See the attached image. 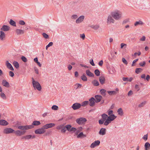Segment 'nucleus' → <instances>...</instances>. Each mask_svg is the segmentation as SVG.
Returning <instances> with one entry per match:
<instances>
[{"instance_id":"f8f14e48","label":"nucleus","mask_w":150,"mask_h":150,"mask_svg":"<svg viewBox=\"0 0 150 150\" xmlns=\"http://www.w3.org/2000/svg\"><path fill=\"white\" fill-rule=\"evenodd\" d=\"M14 132L16 135L21 136L24 134L26 132V131L25 130H23V131L18 130L15 131H14Z\"/></svg>"},{"instance_id":"8fccbe9b","label":"nucleus","mask_w":150,"mask_h":150,"mask_svg":"<svg viewBox=\"0 0 150 150\" xmlns=\"http://www.w3.org/2000/svg\"><path fill=\"white\" fill-rule=\"evenodd\" d=\"M133 94V92L132 90H130L129 91L127 95L129 96H130L132 95Z\"/></svg>"},{"instance_id":"13d9d810","label":"nucleus","mask_w":150,"mask_h":150,"mask_svg":"<svg viewBox=\"0 0 150 150\" xmlns=\"http://www.w3.org/2000/svg\"><path fill=\"white\" fill-rule=\"evenodd\" d=\"M80 37L81 38H82L83 40H84L85 37V35L84 33H83L82 34L80 35Z\"/></svg>"},{"instance_id":"a878e982","label":"nucleus","mask_w":150,"mask_h":150,"mask_svg":"<svg viewBox=\"0 0 150 150\" xmlns=\"http://www.w3.org/2000/svg\"><path fill=\"white\" fill-rule=\"evenodd\" d=\"M86 73L89 76L93 77L94 76V74L91 73L89 69H87L86 71Z\"/></svg>"},{"instance_id":"774afa93","label":"nucleus","mask_w":150,"mask_h":150,"mask_svg":"<svg viewBox=\"0 0 150 150\" xmlns=\"http://www.w3.org/2000/svg\"><path fill=\"white\" fill-rule=\"evenodd\" d=\"M122 79L124 81H128V77H123Z\"/></svg>"},{"instance_id":"f704fd0d","label":"nucleus","mask_w":150,"mask_h":150,"mask_svg":"<svg viewBox=\"0 0 150 150\" xmlns=\"http://www.w3.org/2000/svg\"><path fill=\"white\" fill-rule=\"evenodd\" d=\"M92 83L94 86H97L99 85L98 81L96 80H94L92 81Z\"/></svg>"},{"instance_id":"412c9836","label":"nucleus","mask_w":150,"mask_h":150,"mask_svg":"<svg viewBox=\"0 0 150 150\" xmlns=\"http://www.w3.org/2000/svg\"><path fill=\"white\" fill-rule=\"evenodd\" d=\"M15 33L17 35L23 34L24 33V30H23L16 29L15 30Z\"/></svg>"},{"instance_id":"2f4dec72","label":"nucleus","mask_w":150,"mask_h":150,"mask_svg":"<svg viewBox=\"0 0 150 150\" xmlns=\"http://www.w3.org/2000/svg\"><path fill=\"white\" fill-rule=\"evenodd\" d=\"M106 92V91L104 89H101L100 90V92L103 96H105L106 95L105 93Z\"/></svg>"},{"instance_id":"de8ad7c7","label":"nucleus","mask_w":150,"mask_h":150,"mask_svg":"<svg viewBox=\"0 0 150 150\" xmlns=\"http://www.w3.org/2000/svg\"><path fill=\"white\" fill-rule=\"evenodd\" d=\"M146 64V62L145 61H143L142 62H141L139 63V65L141 67H144Z\"/></svg>"},{"instance_id":"bf43d9fd","label":"nucleus","mask_w":150,"mask_h":150,"mask_svg":"<svg viewBox=\"0 0 150 150\" xmlns=\"http://www.w3.org/2000/svg\"><path fill=\"white\" fill-rule=\"evenodd\" d=\"M146 37L144 36H143L140 38V40L142 41H144L145 40Z\"/></svg>"},{"instance_id":"6ab92c4d","label":"nucleus","mask_w":150,"mask_h":150,"mask_svg":"<svg viewBox=\"0 0 150 150\" xmlns=\"http://www.w3.org/2000/svg\"><path fill=\"white\" fill-rule=\"evenodd\" d=\"M95 101L96 103H98L100 102L102 99V97L100 95H96L95 96Z\"/></svg>"},{"instance_id":"f03ea898","label":"nucleus","mask_w":150,"mask_h":150,"mask_svg":"<svg viewBox=\"0 0 150 150\" xmlns=\"http://www.w3.org/2000/svg\"><path fill=\"white\" fill-rule=\"evenodd\" d=\"M110 13L113 17V18L116 21L121 19L122 18V13L119 10H115L111 12Z\"/></svg>"},{"instance_id":"4c0bfd02","label":"nucleus","mask_w":150,"mask_h":150,"mask_svg":"<svg viewBox=\"0 0 150 150\" xmlns=\"http://www.w3.org/2000/svg\"><path fill=\"white\" fill-rule=\"evenodd\" d=\"M9 23L10 25L13 26H16V22L12 19H11L10 20V21H9Z\"/></svg>"},{"instance_id":"2eb2a0df","label":"nucleus","mask_w":150,"mask_h":150,"mask_svg":"<svg viewBox=\"0 0 150 150\" xmlns=\"http://www.w3.org/2000/svg\"><path fill=\"white\" fill-rule=\"evenodd\" d=\"M89 104L91 107L93 106L95 104V99L93 97H91L89 100Z\"/></svg>"},{"instance_id":"69168bd1","label":"nucleus","mask_w":150,"mask_h":150,"mask_svg":"<svg viewBox=\"0 0 150 150\" xmlns=\"http://www.w3.org/2000/svg\"><path fill=\"white\" fill-rule=\"evenodd\" d=\"M129 21V19L125 20L123 21V24H125Z\"/></svg>"},{"instance_id":"423d86ee","label":"nucleus","mask_w":150,"mask_h":150,"mask_svg":"<svg viewBox=\"0 0 150 150\" xmlns=\"http://www.w3.org/2000/svg\"><path fill=\"white\" fill-rule=\"evenodd\" d=\"M102 119L98 121V123L100 125H102L105 122L108 118V115L105 114L103 113L101 115Z\"/></svg>"},{"instance_id":"393cba45","label":"nucleus","mask_w":150,"mask_h":150,"mask_svg":"<svg viewBox=\"0 0 150 150\" xmlns=\"http://www.w3.org/2000/svg\"><path fill=\"white\" fill-rule=\"evenodd\" d=\"M8 124V123L5 120H0V125L6 126Z\"/></svg>"},{"instance_id":"0eeeda50","label":"nucleus","mask_w":150,"mask_h":150,"mask_svg":"<svg viewBox=\"0 0 150 150\" xmlns=\"http://www.w3.org/2000/svg\"><path fill=\"white\" fill-rule=\"evenodd\" d=\"M86 121V119L83 117H80L76 120V123L79 125L84 124Z\"/></svg>"},{"instance_id":"338daca9","label":"nucleus","mask_w":150,"mask_h":150,"mask_svg":"<svg viewBox=\"0 0 150 150\" xmlns=\"http://www.w3.org/2000/svg\"><path fill=\"white\" fill-rule=\"evenodd\" d=\"M135 88L136 89H137V91H138L140 90V88L138 85L136 84L135 86Z\"/></svg>"},{"instance_id":"4be33fe9","label":"nucleus","mask_w":150,"mask_h":150,"mask_svg":"<svg viewBox=\"0 0 150 150\" xmlns=\"http://www.w3.org/2000/svg\"><path fill=\"white\" fill-rule=\"evenodd\" d=\"M106 130L105 128H102L99 132V134L101 135H104L106 134Z\"/></svg>"},{"instance_id":"a19ab883","label":"nucleus","mask_w":150,"mask_h":150,"mask_svg":"<svg viewBox=\"0 0 150 150\" xmlns=\"http://www.w3.org/2000/svg\"><path fill=\"white\" fill-rule=\"evenodd\" d=\"M94 73L96 76H99L100 75V72L98 69H96L95 70Z\"/></svg>"},{"instance_id":"603ef678","label":"nucleus","mask_w":150,"mask_h":150,"mask_svg":"<svg viewBox=\"0 0 150 150\" xmlns=\"http://www.w3.org/2000/svg\"><path fill=\"white\" fill-rule=\"evenodd\" d=\"M122 61L126 65L127 64L128 62L125 58H123L122 59Z\"/></svg>"},{"instance_id":"a211bd4d","label":"nucleus","mask_w":150,"mask_h":150,"mask_svg":"<svg viewBox=\"0 0 150 150\" xmlns=\"http://www.w3.org/2000/svg\"><path fill=\"white\" fill-rule=\"evenodd\" d=\"M6 65L7 68L11 71L14 70V69L11 64L8 61H6Z\"/></svg>"},{"instance_id":"49530a36","label":"nucleus","mask_w":150,"mask_h":150,"mask_svg":"<svg viewBox=\"0 0 150 150\" xmlns=\"http://www.w3.org/2000/svg\"><path fill=\"white\" fill-rule=\"evenodd\" d=\"M21 59L22 61L24 62H27V60L26 58L24 56H22L21 57Z\"/></svg>"},{"instance_id":"6e6552de","label":"nucleus","mask_w":150,"mask_h":150,"mask_svg":"<svg viewBox=\"0 0 150 150\" xmlns=\"http://www.w3.org/2000/svg\"><path fill=\"white\" fill-rule=\"evenodd\" d=\"M65 125V123H64L58 126L56 128L58 129H61V132L64 133L66 132V125Z\"/></svg>"},{"instance_id":"b1692460","label":"nucleus","mask_w":150,"mask_h":150,"mask_svg":"<svg viewBox=\"0 0 150 150\" xmlns=\"http://www.w3.org/2000/svg\"><path fill=\"white\" fill-rule=\"evenodd\" d=\"M3 85L6 87H9V83L5 80H3L2 81Z\"/></svg>"},{"instance_id":"c85d7f7f","label":"nucleus","mask_w":150,"mask_h":150,"mask_svg":"<svg viewBox=\"0 0 150 150\" xmlns=\"http://www.w3.org/2000/svg\"><path fill=\"white\" fill-rule=\"evenodd\" d=\"M117 112L118 114L121 116H122L123 114V112L122 109L120 108H119L117 110Z\"/></svg>"},{"instance_id":"f3484780","label":"nucleus","mask_w":150,"mask_h":150,"mask_svg":"<svg viewBox=\"0 0 150 150\" xmlns=\"http://www.w3.org/2000/svg\"><path fill=\"white\" fill-rule=\"evenodd\" d=\"M84 16H81L78 18L76 20V23H79L82 22L84 19Z\"/></svg>"},{"instance_id":"c03bdc74","label":"nucleus","mask_w":150,"mask_h":150,"mask_svg":"<svg viewBox=\"0 0 150 150\" xmlns=\"http://www.w3.org/2000/svg\"><path fill=\"white\" fill-rule=\"evenodd\" d=\"M146 102L145 101L142 102L138 105L139 107L141 108L143 107L146 104Z\"/></svg>"},{"instance_id":"09e8293b","label":"nucleus","mask_w":150,"mask_h":150,"mask_svg":"<svg viewBox=\"0 0 150 150\" xmlns=\"http://www.w3.org/2000/svg\"><path fill=\"white\" fill-rule=\"evenodd\" d=\"M148 134L144 135L143 137L142 138L145 141H146L148 139Z\"/></svg>"},{"instance_id":"c756f323","label":"nucleus","mask_w":150,"mask_h":150,"mask_svg":"<svg viewBox=\"0 0 150 150\" xmlns=\"http://www.w3.org/2000/svg\"><path fill=\"white\" fill-rule=\"evenodd\" d=\"M90 27L94 30H96L98 29L100 27V26L98 25H91Z\"/></svg>"},{"instance_id":"37998d69","label":"nucleus","mask_w":150,"mask_h":150,"mask_svg":"<svg viewBox=\"0 0 150 150\" xmlns=\"http://www.w3.org/2000/svg\"><path fill=\"white\" fill-rule=\"evenodd\" d=\"M76 129L75 128L71 127L69 131L72 133H73L76 131Z\"/></svg>"},{"instance_id":"a18cd8bd","label":"nucleus","mask_w":150,"mask_h":150,"mask_svg":"<svg viewBox=\"0 0 150 150\" xmlns=\"http://www.w3.org/2000/svg\"><path fill=\"white\" fill-rule=\"evenodd\" d=\"M58 109V107L56 105H53L52 107V109L54 110H57Z\"/></svg>"},{"instance_id":"ddd939ff","label":"nucleus","mask_w":150,"mask_h":150,"mask_svg":"<svg viewBox=\"0 0 150 150\" xmlns=\"http://www.w3.org/2000/svg\"><path fill=\"white\" fill-rule=\"evenodd\" d=\"M100 143V142L99 140L96 141L91 144L90 147L91 148H94L96 146L99 145Z\"/></svg>"},{"instance_id":"f257e3e1","label":"nucleus","mask_w":150,"mask_h":150,"mask_svg":"<svg viewBox=\"0 0 150 150\" xmlns=\"http://www.w3.org/2000/svg\"><path fill=\"white\" fill-rule=\"evenodd\" d=\"M40 124V122L38 121H34L33 122L32 125H29L19 126L18 127V128L22 130H26L31 129L34 127V125L37 126Z\"/></svg>"},{"instance_id":"9d476101","label":"nucleus","mask_w":150,"mask_h":150,"mask_svg":"<svg viewBox=\"0 0 150 150\" xmlns=\"http://www.w3.org/2000/svg\"><path fill=\"white\" fill-rule=\"evenodd\" d=\"M35 137V135H26L22 137V139H25V140H29L30 139H33Z\"/></svg>"},{"instance_id":"4d7b16f0","label":"nucleus","mask_w":150,"mask_h":150,"mask_svg":"<svg viewBox=\"0 0 150 150\" xmlns=\"http://www.w3.org/2000/svg\"><path fill=\"white\" fill-rule=\"evenodd\" d=\"M9 75L11 77H13L14 76V74L12 71H10L9 72Z\"/></svg>"},{"instance_id":"7ed1b4c3","label":"nucleus","mask_w":150,"mask_h":150,"mask_svg":"<svg viewBox=\"0 0 150 150\" xmlns=\"http://www.w3.org/2000/svg\"><path fill=\"white\" fill-rule=\"evenodd\" d=\"M32 83L35 89H37L39 91H40L42 87L40 83L37 81H35L33 78H32Z\"/></svg>"},{"instance_id":"20e7f679","label":"nucleus","mask_w":150,"mask_h":150,"mask_svg":"<svg viewBox=\"0 0 150 150\" xmlns=\"http://www.w3.org/2000/svg\"><path fill=\"white\" fill-rule=\"evenodd\" d=\"M116 117H117L115 116L114 114H112L108 116V118L105 122L104 125L105 126L108 125L109 123H111L112 121L114 120Z\"/></svg>"},{"instance_id":"aec40b11","label":"nucleus","mask_w":150,"mask_h":150,"mask_svg":"<svg viewBox=\"0 0 150 150\" xmlns=\"http://www.w3.org/2000/svg\"><path fill=\"white\" fill-rule=\"evenodd\" d=\"M10 27L7 25H3L1 28V31H7L9 30Z\"/></svg>"},{"instance_id":"6e6d98bb","label":"nucleus","mask_w":150,"mask_h":150,"mask_svg":"<svg viewBox=\"0 0 150 150\" xmlns=\"http://www.w3.org/2000/svg\"><path fill=\"white\" fill-rule=\"evenodd\" d=\"M78 18V16L76 15H73L71 17V18L72 19H75Z\"/></svg>"},{"instance_id":"dca6fc26","label":"nucleus","mask_w":150,"mask_h":150,"mask_svg":"<svg viewBox=\"0 0 150 150\" xmlns=\"http://www.w3.org/2000/svg\"><path fill=\"white\" fill-rule=\"evenodd\" d=\"M55 125V124L53 123H51L49 124H47L46 125L43 126L45 129H47L49 128H50L53 127Z\"/></svg>"},{"instance_id":"5fc2aeb1","label":"nucleus","mask_w":150,"mask_h":150,"mask_svg":"<svg viewBox=\"0 0 150 150\" xmlns=\"http://www.w3.org/2000/svg\"><path fill=\"white\" fill-rule=\"evenodd\" d=\"M71 127V126L70 125H66V129L68 131H69L70 128Z\"/></svg>"},{"instance_id":"39448f33","label":"nucleus","mask_w":150,"mask_h":150,"mask_svg":"<svg viewBox=\"0 0 150 150\" xmlns=\"http://www.w3.org/2000/svg\"><path fill=\"white\" fill-rule=\"evenodd\" d=\"M115 20L113 18V17L111 13L109 14L108 17L107 19L106 23L108 24H110L111 23H114L115 22Z\"/></svg>"},{"instance_id":"e2e57ef3","label":"nucleus","mask_w":150,"mask_h":150,"mask_svg":"<svg viewBox=\"0 0 150 150\" xmlns=\"http://www.w3.org/2000/svg\"><path fill=\"white\" fill-rule=\"evenodd\" d=\"M141 54V52H138V53L137 52H135L134 54V56L135 57L136 55H138V56H139Z\"/></svg>"},{"instance_id":"5701e85b","label":"nucleus","mask_w":150,"mask_h":150,"mask_svg":"<svg viewBox=\"0 0 150 150\" xmlns=\"http://www.w3.org/2000/svg\"><path fill=\"white\" fill-rule=\"evenodd\" d=\"M0 39L1 40H3L5 38V34L2 31H0Z\"/></svg>"},{"instance_id":"473e14b6","label":"nucleus","mask_w":150,"mask_h":150,"mask_svg":"<svg viewBox=\"0 0 150 150\" xmlns=\"http://www.w3.org/2000/svg\"><path fill=\"white\" fill-rule=\"evenodd\" d=\"M86 137V135L84 134L83 132H81L77 136L78 138H84Z\"/></svg>"},{"instance_id":"7c9ffc66","label":"nucleus","mask_w":150,"mask_h":150,"mask_svg":"<svg viewBox=\"0 0 150 150\" xmlns=\"http://www.w3.org/2000/svg\"><path fill=\"white\" fill-rule=\"evenodd\" d=\"M143 24H144L141 21H136L134 24V26H136L138 25H142Z\"/></svg>"},{"instance_id":"79ce46f5","label":"nucleus","mask_w":150,"mask_h":150,"mask_svg":"<svg viewBox=\"0 0 150 150\" xmlns=\"http://www.w3.org/2000/svg\"><path fill=\"white\" fill-rule=\"evenodd\" d=\"M1 97L3 99H6V98L4 93L1 92L0 93Z\"/></svg>"},{"instance_id":"3c124183","label":"nucleus","mask_w":150,"mask_h":150,"mask_svg":"<svg viewBox=\"0 0 150 150\" xmlns=\"http://www.w3.org/2000/svg\"><path fill=\"white\" fill-rule=\"evenodd\" d=\"M18 23L19 24L22 25H24L25 24V22L22 20L20 21H19Z\"/></svg>"},{"instance_id":"680f3d73","label":"nucleus","mask_w":150,"mask_h":150,"mask_svg":"<svg viewBox=\"0 0 150 150\" xmlns=\"http://www.w3.org/2000/svg\"><path fill=\"white\" fill-rule=\"evenodd\" d=\"M90 63L92 66H95V64L94 63V62H93V59H92L91 61L90 60Z\"/></svg>"},{"instance_id":"ea45409f","label":"nucleus","mask_w":150,"mask_h":150,"mask_svg":"<svg viewBox=\"0 0 150 150\" xmlns=\"http://www.w3.org/2000/svg\"><path fill=\"white\" fill-rule=\"evenodd\" d=\"M143 70L141 68H136L135 69V72L138 74L139 73L141 72Z\"/></svg>"},{"instance_id":"58836bf2","label":"nucleus","mask_w":150,"mask_h":150,"mask_svg":"<svg viewBox=\"0 0 150 150\" xmlns=\"http://www.w3.org/2000/svg\"><path fill=\"white\" fill-rule=\"evenodd\" d=\"M89 103V101H85L83 102L82 103L81 105V106L84 107L86 105H88Z\"/></svg>"},{"instance_id":"e433bc0d","label":"nucleus","mask_w":150,"mask_h":150,"mask_svg":"<svg viewBox=\"0 0 150 150\" xmlns=\"http://www.w3.org/2000/svg\"><path fill=\"white\" fill-rule=\"evenodd\" d=\"M108 93L111 96L113 95H115L116 94V92L115 91H108Z\"/></svg>"},{"instance_id":"1a4fd4ad","label":"nucleus","mask_w":150,"mask_h":150,"mask_svg":"<svg viewBox=\"0 0 150 150\" xmlns=\"http://www.w3.org/2000/svg\"><path fill=\"white\" fill-rule=\"evenodd\" d=\"M43 126L41 128H39L35 130V132L37 134H42L44 133L45 132V129Z\"/></svg>"},{"instance_id":"052dcab7","label":"nucleus","mask_w":150,"mask_h":150,"mask_svg":"<svg viewBox=\"0 0 150 150\" xmlns=\"http://www.w3.org/2000/svg\"><path fill=\"white\" fill-rule=\"evenodd\" d=\"M103 61L102 60H101L99 62L98 64L100 66H102L103 65Z\"/></svg>"},{"instance_id":"864d4df0","label":"nucleus","mask_w":150,"mask_h":150,"mask_svg":"<svg viewBox=\"0 0 150 150\" xmlns=\"http://www.w3.org/2000/svg\"><path fill=\"white\" fill-rule=\"evenodd\" d=\"M43 37L45 38H49L48 35L45 33H43L42 34Z\"/></svg>"},{"instance_id":"9b49d317","label":"nucleus","mask_w":150,"mask_h":150,"mask_svg":"<svg viewBox=\"0 0 150 150\" xmlns=\"http://www.w3.org/2000/svg\"><path fill=\"white\" fill-rule=\"evenodd\" d=\"M81 107V104L76 103L73 105L71 107L74 110H76L80 108Z\"/></svg>"},{"instance_id":"bb28decb","label":"nucleus","mask_w":150,"mask_h":150,"mask_svg":"<svg viewBox=\"0 0 150 150\" xmlns=\"http://www.w3.org/2000/svg\"><path fill=\"white\" fill-rule=\"evenodd\" d=\"M105 81V78L104 76H101L99 77V81L101 84L103 85Z\"/></svg>"},{"instance_id":"0e129e2a","label":"nucleus","mask_w":150,"mask_h":150,"mask_svg":"<svg viewBox=\"0 0 150 150\" xmlns=\"http://www.w3.org/2000/svg\"><path fill=\"white\" fill-rule=\"evenodd\" d=\"M138 60H139L138 59H136L133 60V62H132V66H134V63H135L137 62Z\"/></svg>"},{"instance_id":"4468645a","label":"nucleus","mask_w":150,"mask_h":150,"mask_svg":"<svg viewBox=\"0 0 150 150\" xmlns=\"http://www.w3.org/2000/svg\"><path fill=\"white\" fill-rule=\"evenodd\" d=\"M14 131V130L11 128H6L4 129V133L5 134H8L13 133Z\"/></svg>"},{"instance_id":"c9c22d12","label":"nucleus","mask_w":150,"mask_h":150,"mask_svg":"<svg viewBox=\"0 0 150 150\" xmlns=\"http://www.w3.org/2000/svg\"><path fill=\"white\" fill-rule=\"evenodd\" d=\"M81 79L83 81H86L87 80V78L85 74H83L81 77Z\"/></svg>"},{"instance_id":"cd10ccee","label":"nucleus","mask_w":150,"mask_h":150,"mask_svg":"<svg viewBox=\"0 0 150 150\" xmlns=\"http://www.w3.org/2000/svg\"><path fill=\"white\" fill-rule=\"evenodd\" d=\"M145 150H148L150 149V144L149 143L147 142L144 145Z\"/></svg>"},{"instance_id":"72a5a7b5","label":"nucleus","mask_w":150,"mask_h":150,"mask_svg":"<svg viewBox=\"0 0 150 150\" xmlns=\"http://www.w3.org/2000/svg\"><path fill=\"white\" fill-rule=\"evenodd\" d=\"M13 65L16 69H18L19 67V64L18 62L16 61H14L13 63Z\"/></svg>"}]
</instances>
